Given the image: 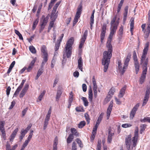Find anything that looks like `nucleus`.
<instances>
[{
	"mask_svg": "<svg viewBox=\"0 0 150 150\" xmlns=\"http://www.w3.org/2000/svg\"><path fill=\"white\" fill-rule=\"evenodd\" d=\"M139 129L137 127H136L134 131V136L131 140V135H128L125 138V143L127 149L129 150L131 145L135 147L137 145V140L138 138Z\"/></svg>",
	"mask_w": 150,
	"mask_h": 150,
	"instance_id": "nucleus-1",
	"label": "nucleus"
},
{
	"mask_svg": "<svg viewBox=\"0 0 150 150\" xmlns=\"http://www.w3.org/2000/svg\"><path fill=\"white\" fill-rule=\"evenodd\" d=\"M149 45V42H147L145 44L144 48L143 50L142 55L141 58L140 64L142 66V68L144 69L147 70V65L148 62V58L146 57L148 48Z\"/></svg>",
	"mask_w": 150,
	"mask_h": 150,
	"instance_id": "nucleus-2",
	"label": "nucleus"
},
{
	"mask_svg": "<svg viewBox=\"0 0 150 150\" xmlns=\"http://www.w3.org/2000/svg\"><path fill=\"white\" fill-rule=\"evenodd\" d=\"M112 56V52L105 51L103 53V57L102 59V64L104 65V71L105 72L108 68L110 59Z\"/></svg>",
	"mask_w": 150,
	"mask_h": 150,
	"instance_id": "nucleus-3",
	"label": "nucleus"
},
{
	"mask_svg": "<svg viewBox=\"0 0 150 150\" xmlns=\"http://www.w3.org/2000/svg\"><path fill=\"white\" fill-rule=\"evenodd\" d=\"M131 54H129L125 59L123 67L122 68V65H118V67L120 72L123 75L125 72L128 65L129 62L131 57Z\"/></svg>",
	"mask_w": 150,
	"mask_h": 150,
	"instance_id": "nucleus-4",
	"label": "nucleus"
},
{
	"mask_svg": "<svg viewBox=\"0 0 150 150\" xmlns=\"http://www.w3.org/2000/svg\"><path fill=\"white\" fill-rule=\"evenodd\" d=\"M114 34V33L110 32L108 37V39L107 42L106 47L108 48V50L107 51L109 52H112V47L111 42L112 38Z\"/></svg>",
	"mask_w": 150,
	"mask_h": 150,
	"instance_id": "nucleus-5",
	"label": "nucleus"
},
{
	"mask_svg": "<svg viewBox=\"0 0 150 150\" xmlns=\"http://www.w3.org/2000/svg\"><path fill=\"white\" fill-rule=\"evenodd\" d=\"M133 59L134 62L135 71L136 74H137L139 70V66L138 61L136 53L135 51H134L133 54Z\"/></svg>",
	"mask_w": 150,
	"mask_h": 150,
	"instance_id": "nucleus-6",
	"label": "nucleus"
},
{
	"mask_svg": "<svg viewBox=\"0 0 150 150\" xmlns=\"http://www.w3.org/2000/svg\"><path fill=\"white\" fill-rule=\"evenodd\" d=\"M150 93V88L149 87L147 86L146 90V91L145 95L144 96L143 103L142 105V106H144L146 104L149 97Z\"/></svg>",
	"mask_w": 150,
	"mask_h": 150,
	"instance_id": "nucleus-7",
	"label": "nucleus"
},
{
	"mask_svg": "<svg viewBox=\"0 0 150 150\" xmlns=\"http://www.w3.org/2000/svg\"><path fill=\"white\" fill-rule=\"evenodd\" d=\"M88 33V30H86L85 31L81 39L80 44L79 46V48L80 49H81L82 47L84 45L85 42L87 38Z\"/></svg>",
	"mask_w": 150,
	"mask_h": 150,
	"instance_id": "nucleus-8",
	"label": "nucleus"
},
{
	"mask_svg": "<svg viewBox=\"0 0 150 150\" xmlns=\"http://www.w3.org/2000/svg\"><path fill=\"white\" fill-rule=\"evenodd\" d=\"M92 81L93 85V90L94 93V96L95 98H96L97 96V86L94 76H93V77Z\"/></svg>",
	"mask_w": 150,
	"mask_h": 150,
	"instance_id": "nucleus-9",
	"label": "nucleus"
},
{
	"mask_svg": "<svg viewBox=\"0 0 150 150\" xmlns=\"http://www.w3.org/2000/svg\"><path fill=\"white\" fill-rule=\"evenodd\" d=\"M63 36L64 34H62L61 35V36H60L59 39L57 40V43L55 44L54 48L55 52L54 54V56H55L56 53H57L56 52V51L59 48L60 45V42L62 41Z\"/></svg>",
	"mask_w": 150,
	"mask_h": 150,
	"instance_id": "nucleus-10",
	"label": "nucleus"
},
{
	"mask_svg": "<svg viewBox=\"0 0 150 150\" xmlns=\"http://www.w3.org/2000/svg\"><path fill=\"white\" fill-rule=\"evenodd\" d=\"M107 25L106 23H104L103 25L102 29L100 34L101 41L102 42L104 40L106 33Z\"/></svg>",
	"mask_w": 150,
	"mask_h": 150,
	"instance_id": "nucleus-11",
	"label": "nucleus"
},
{
	"mask_svg": "<svg viewBox=\"0 0 150 150\" xmlns=\"http://www.w3.org/2000/svg\"><path fill=\"white\" fill-rule=\"evenodd\" d=\"M139 106V103H138L135 105L133 107L131 111L130 114V119H132L133 118Z\"/></svg>",
	"mask_w": 150,
	"mask_h": 150,
	"instance_id": "nucleus-12",
	"label": "nucleus"
},
{
	"mask_svg": "<svg viewBox=\"0 0 150 150\" xmlns=\"http://www.w3.org/2000/svg\"><path fill=\"white\" fill-rule=\"evenodd\" d=\"M115 89L113 87H112L110 90L108 92V96H107L105 100H106L108 101H109L110 99L112 97V95L114 94V93L115 91Z\"/></svg>",
	"mask_w": 150,
	"mask_h": 150,
	"instance_id": "nucleus-13",
	"label": "nucleus"
},
{
	"mask_svg": "<svg viewBox=\"0 0 150 150\" xmlns=\"http://www.w3.org/2000/svg\"><path fill=\"white\" fill-rule=\"evenodd\" d=\"M113 102L112 101H111L109 106L107 109V119H108L110 116V115L111 112L112 110L113 106Z\"/></svg>",
	"mask_w": 150,
	"mask_h": 150,
	"instance_id": "nucleus-14",
	"label": "nucleus"
},
{
	"mask_svg": "<svg viewBox=\"0 0 150 150\" xmlns=\"http://www.w3.org/2000/svg\"><path fill=\"white\" fill-rule=\"evenodd\" d=\"M74 39L73 38H70L67 41L65 46L66 50H67L70 48H71V47L74 42Z\"/></svg>",
	"mask_w": 150,
	"mask_h": 150,
	"instance_id": "nucleus-15",
	"label": "nucleus"
},
{
	"mask_svg": "<svg viewBox=\"0 0 150 150\" xmlns=\"http://www.w3.org/2000/svg\"><path fill=\"white\" fill-rule=\"evenodd\" d=\"M144 34L145 39L146 40L149 37L150 33V24L149 23L146 29V30L143 31Z\"/></svg>",
	"mask_w": 150,
	"mask_h": 150,
	"instance_id": "nucleus-16",
	"label": "nucleus"
},
{
	"mask_svg": "<svg viewBox=\"0 0 150 150\" xmlns=\"http://www.w3.org/2000/svg\"><path fill=\"white\" fill-rule=\"evenodd\" d=\"M147 71V70H146V69H143L142 71V74L140 79V82L141 84L143 83L144 81L146 76Z\"/></svg>",
	"mask_w": 150,
	"mask_h": 150,
	"instance_id": "nucleus-17",
	"label": "nucleus"
},
{
	"mask_svg": "<svg viewBox=\"0 0 150 150\" xmlns=\"http://www.w3.org/2000/svg\"><path fill=\"white\" fill-rule=\"evenodd\" d=\"M82 10V6H79L77 9V11L75 15V17L76 18H79L81 14V11Z\"/></svg>",
	"mask_w": 150,
	"mask_h": 150,
	"instance_id": "nucleus-18",
	"label": "nucleus"
},
{
	"mask_svg": "<svg viewBox=\"0 0 150 150\" xmlns=\"http://www.w3.org/2000/svg\"><path fill=\"white\" fill-rule=\"evenodd\" d=\"M111 129H108V137L107 141L109 143H110L112 139V137L114 135V133L113 132H111Z\"/></svg>",
	"mask_w": 150,
	"mask_h": 150,
	"instance_id": "nucleus-19",
	"label": "nucleus"
},
{
	"mask_svg": "<svg viewBox=\"0 0 150 150\" xmlns=\"http://www.w3.org/2000/svg\"><path fill=\"white\" fill-rule=\"evenodd\" d=\"M126 87V86H124L120 91L118 95L119 98H122L124 95Z\"/></svg>",
	"mask_w": 150,
	"mask_h": 150,
	"instance_id": "nucleus-20",
	"label": "nucleus"
},
{
	"mask_svg": "<svg viewBox=\"0 0 150 150\" xmlns=\"http://www.w3.org/2000/svg\"><path fill=\"white\" fill-rule=\"evenodd\" d=\"M83 66L82 59L81 57H80L78 60V67L81 71H83Z\"/></svg>",
	"mask_w": 150,
	"mask_h": 150,
	"instance_id": "nucleus-21",
	"label": "nucleus"
},
{
	"mask_svg": "<svg viewBox=\"0 0 150 150\" xmlns=\"http://www.w3.org/2000/svg\"><path fill=\"white\" fill-rule=\"evenodd\" d=\"M88 99L90 101H92L93 98V91L91 87L88 90Z\"/></svg>",
	"mask_w": 150,
	"mask_h": 150,
	"instance_id": "nucleus-22",
	"label": "nucleus"
},
{
	"mask_svg": "<svg viewBox=\"0 0 150 150\" xmlns=\"http://www.w3.org/2000/svg\"><path fill=\"white\" fill-rule=\"evenodd\" d=\"M74 138V136L73 134H70L67 139V142L68 144H70Z\"/></svg>",
	"mask_w": 150,
	"mask_h": 150,
	"instance_id": "nucleus-23",
	"label": "nucleus"
},
{
	"mask_svg": "<svg viewBox=\"0 0 150 150\" xmlns=\"http://www.w3.org/2000/svg\"><path fill=\"white\" fill-rule=\"evenodd\" d=\"M62 94V92L61 90H59L57 91L56 98V101H59V98L60 97Z\"/></svg>",
	"mask_w": 150,
	"mask_h": 150,
	"instance_id": "nucleus-24",
	"label": "nucleus"
},
{
	"mask_svg": "<svg viewBox=\"0 0 150 150\" xmlns=\"http://www.w3.org/2000/svg\"><path fill=\"white\" fill-rule=\"evenodd\" d=\"M45 92V91H44L40 93V95L39 96L38 98L37 99V102H40L42 100V99L44 96Z\"/></svg>",
	"mask_w": 150,
	"mask_h": 150,
	"instance_id": "nucleus-25",
	"label": "nucleus"
},
{
	"mask_svg": "<svg viewBox=\"0 0 150 150\" xmlns=\"http://www.w3.org/2000/svg\"><path fill=\"white\" fill-rule=\"evenodd\" d=\"M41 50L43 55L48 54L46 50V48L45 46L44 45H43L41 48Z\"/></svg>",
	"mask_w": 150,
	"mask_h": 150,
	"instance_id": "nucleus-26",
	"label": "nucleus"
},
{
	"mask_svg": "<svg viewBox=\"0 0 150 150\" xmlns=\"http://www.w3.org/2000/svg\"><path fill=\"white\" fill-rule=\"evenodd\" d=\"M140 121L142 122H148L149 123H150V117H145L143 119H141Z\"/></svg>",
	"mask_w": 150,
	"mask_h": 150,
	"instance_id": "nucleus-27",
	"label": "nucleus"
},
{
	"mask_svg": "<svg viewBox=\"0 0 150 150\" xmlns=\"http://www.w3.org/2000/svg\"><path fill=\"white\" fill-rule=\"evenodd\" d=\"M71 48H70L67 49V50L65 49V52L68 58L70 57L71 54Z\"/></svg>",
	"mask_w": 150,
	"mask_h": 150,
	"instance_id": "nucleus-28",
	"label": "nucleus"
},
{
	"mask_svg": "<svg viewBox=\"0 0 150 150\" xmlns=\"http://www.w3.org/2000/svg\"><path fill=\"white\" fill-rule=\"evenodd\" d=\"M50 119L46 117L44 122L43 129L45 130L48 124V121Z\"/></svg>",
	"mask_w": 150,
	"mask_h": 150,
	"instance_id": "nucleus-29",
	"label": "nucleus"
},
{
	"mask_svg": "<svg viewBox=\"0 0 150 150\" xmlns=\"http://www.w3.org/2000/svg\"><path fill=\"white\" fill-rule=\"evenodd\" d=\"M48 19L49 18L47 16L44 18L43 21H41V24L45 26L47 23Z\"/></svg>",
	"mask_w": 150,
	"mask_h": 150,
	"instance_id": "nucleus-30",
	"label": "nucleus"
},
{
	"mask_svg": "<svg viewBox=\"0 0 150 150\" xmlns=\"http://www.w3.org/2000/svg\"><path fill=\"white\" fill-rule=\"evenodd\" d=\"M5 124L4 121H0V131L5 130L4 127Z\"/></svg>",
	"mask_w": 150,
	"mask_h": 150,
	"instance_id": "nucleus-31",
	"label": "nucleus"
},
{
	"mask_svg": "<svg viewBox=\"0 0 150 150\" xmlns=\"http://www.w3.org/2000/svg\"><path fill=\"white\" fill-rule=\"evenodd\" d=\"M81 99L83 102V103L85 106H87L88 105V102L87 100V98L86 97H82Z\"/></svg>",
	"mask_w": 150,
	"mask_h": 150,
	"instance_id": "nucleus-32",
	"label": "nucleus"
},
{
	"mask_svg": "<svg viewBox=\"0 0 150 150\" xmlns=\"http://www.w3.org/2000/svg\"><path fill=\"white\" fill-rule=\"evenodd\" d=\"M146 126V125L145 124H143L140 125L141 129L140 133L141 134H142V132L145 130Z\"/></svg>",
	"mask_w": 150,
	"mask_h": 150,
	"instance_id": "nucleus-33",
	"label": "nucleus"
},
{
	"mask_svg": "<svg viewBox=\"0 0 150 150\" xmlns=\"http://www.w3.org/2000/svg\"><path fill=\"white\" fill-rule=\"evenodd\" d=\"M117 26L115 25L111 26V30L110 32L114 33H115L117 29Z\"/></svg>",
	"mask_w": 150,
	"mask_h": 150,
	"instance_id": "nucleus-34",
	"label": "nucleus"
},
{
	"mask_svg": "<svg viewBox=\"0 0 150 150\" xmlns=\"http://www.w3.org/2000/svg\"><path fill=\"white\" fill-rule=\"evenodd\" d=\"M14 31L15 33L19 37L20 39L23 40V38L22 36L19 32L16 30H15Z\"/></svg>",
	"mask_w": 150,
	"mask_h": 150,
	"instance_id": "nucleus-35",
	"label": "nucleus"
},
{
	"mask_svg": "<svg viewBox=\"0 0 150 150\" xmlns=\"http://www.w3.org/2000/svg\"><path fill=\"white\" fill-rule=\"evenodd\" d=\"M29 49L30 52L33 54H35L36 52L35 48L33 46H30L29 47Z\"/></svg>",
	"mask_w": 150,
	"mask_h": 150,
	"instance_id": "nucleus-36",
	"label": "nucleus"
},
{
	"mask_svg": "<svg viewBox=\"0 0 150 150\" xmlns=\"http://www.w3.org/2000/svg\"><path fill=\"white\" fill-rule=\"evenodd\" d=\"M85 125L86 122L85 121H81L78 124V127L79 128H82Z\"/></svg>",
	"mask_w": 150,
	"mask_h": 150,
	"instance_id": "nucleus-37",
	"label": "nucleus"
},
{
	"mask_svg": "<svg viewBox=\"0 0 150 150\" xmlns=\"http://www.w3.org/2000/svg\"><path fill=\"white\" fill-rule=\"evenodd\" d=\"M123 33V26L121 25L119 30V35L120 36H122Z\"/></svg>",
	"mask_w": 150,
	"mask_h": 150,
	"instance_id": "nucleus-38",
	"label": "nucleus"
},
{
	"mask_svg": "<svg viewBox=\"0 0 150 150\" xmlns=\"http://www.w3.org/2000/svg\"><path fill=\"white\" fill-rule=\"evenodd\" d=\"M76 142L79 144V146L80 147H83V144L80 139L79 138H77L76 140Z\"/></svg>",
	"mask_w": 150,
	"mask_h": 150,
	"instance_id": "nucleus-39",
	"label": "nucleus"
},
{
	"mask_svg": "<svg viewBox=\"0 0 150 150\" xmlns=\"http://www.w3.org/2000/svg\"><path fill=\"white\" fill-rule=\"evenodd\" d=\"M101 140H98L97 146L96 150H101Z\"/></svg>",
	"mask_w": 150,
	"mask_h": 150,
	"instance_id": "nucleus-40",
	"label": "nucleus"
},
{
	"mask_svg": "<svg viewBox=\"0 0 150 150\" xmlns=\"http://www.w3.org/2000/svg\"><path fill=\"white\" fill-rule=\"evenodd\" d=\"M84 116L88 124H89L90 120L89 115L87 113H86L85 114Z\"/></svg>",
	"mask_w": 150,
	"mask_h": 150,
	"instance_id": "nucleus-41",
	"label": "nucleus"
},
{
	"mask_svg": "<svg viewBox=\"0 0 150 150\" xmlns=\"http://www.w3.org/2000/svg\"><path fill=\"white\" fill-rule=\"evenodd\" d=\"M134 19L132 20L130 23V31L132 33V30L134 28Z\"/></svg>",
	"mask_w": 150,
	"mask_h": 150,
	"instance_id": "nucleus-42",
	"label": "nucleus"
},
{
	"mask_svg": "<svg viewBox=\"0 0 150 150\" xmlns=\"http://www.w3.org/2000/svg\"><path fill=\"white\" fill-rule=\"evenodd\" d=\"M38 22V20L37 19L35 20L33 22V30L35 29V28L37 25Z\"/></svg>",
	"mask_w": 150,
	"mask_h": 150,
	"instance_id": "nucleus-43",
	"label": "nucleus"
},
{
	"mask_svg": "<svg viewBox=\"0 0 150 150\" xmlns=\"http://www.w3.org/2000/svg\"><path fill=\"white\" fill-rule=\"evenodd\" d=\"M71 150H77L76 144L74 142H73L72 144Z\"/></svg>",
	"mask_w": 150,
	"mask_h": 150,
	"instance_id": "nucleus-44",
	"label": "nucleus"
},
{
	"mask_svg": "<svg viewBox=\"0 0 150 150\" xmlns=\"http://www.w3.org/2000/svg\"><path fill=\"white\" fill-rule=\"evenodd\" d=\"M117 18V16H115L113 19L112 20L111 22L110 25L111 26H112L114 25L115 23Z\"/></svg>",
	"mask_w": 150,
	"mask_h": 150,
	"instance_id": "nucleus-45",
	"label": "nucleus"
},
{
	"mask_svg": "<svg viewBox=\"0 0 150 150\" xmlns=\"http://www.w3.org/2000/svg\"><path fill=\"white\" fill-rule=\"evenodd\" d=\"M29 141L28 140H26L23 145L21 149H23V150L28 145Z\"/></svg>",
	"mask_w": 150,
	"mask_h": 150,
	"instance_id": "nucleus-46",
	"label": "nucleus"
},
{
	"mask_svg": "<svg viewBox=\"0 0 150 150\" xmlns=\"http://www.w3.org/2000/svg\"><path fill=\"white\" fill-rule=\"evenodd\" d=\"M1 133V135L3 139L5 140L6 138L5 130L0 131Z\"/></svg>",
	"mask_w": 150,
	"mask_h": 150,
	"instance_id": "nucleus-47",
	"label": "nucleus"
},
{
	"mask_svg": "<svg viewBox=\"0 0 150 150\" xmlns=\"http://www.w3.org/2000/svg\"><path fill=\"white\" fill-rule=\"evenodd\" d=\"M58 144V138L57 136L56 137L54 138L53 146H57Z\"/></svg>",
	"mask_w": 150,
	"mask_h": 150,
	"instance_id": "nucleus-48",
	"label": "nucleus"
},
{
	"mask_svg": "<svg viewBox=\"0 0 150 150\" xmlns=\"http://www.w3.org/2000/svg\"><path fill=\"white\" fill-rule=\"evenodd\" d=\"M11 88L10 86H9L7 88L6 90V92L7 95L8 96L9 94L10 91H11Z\"/></svg>",
	"mask_w": 150,
	"mask_h": 150,
	"instance_id": "nucleus-49",
	"label": "nucleus"
},
{
	"mask_svg": "<svg viewBox=\"0 0 150 150\" xmlns=\"http://www.w3.org/2000/svg\"><path fill=\"white\" fill-rule=\"evenodd\" d=\"M26 93V92L24 91V90H22L19 95V97L20 98H23L25 94Z\"/></svg>",
	"mask_w": 150,
	"mask_h": 150,
	"instance_id": "nucleus-50",
	"label": "nucleus"
},
{
	"mask_svg": "<svg viewBox=\"0 0 150 150\" xmlns=\"http://www.w3.org/2000/svg\"><path fill=\"white\" fill-rule=\"evenodd\" d=\"M59 81V79L57 77H56L54 80V83L53 85V87H54L57 84Z\"/></svg>",
	"mask_w": 150,
	"mask_h": 150,
	"instance_id": "nucleus-51",
	"label": "nucleus"
},
{
	"mask_svg": "<svg viewBox=\"0 0 150 150\" xmlns=\"http://www.w3.org/2000/svg\"><path fill=\"white\" fill-rule=\"evenodd\" d=\"M131 125L130 124H122V127L124 128H127L128 127H129L131 126Z\"/></svg>",
	"mask_w": 150,
	"mask_h": 150,
	"instance_id": "nucleus-52",
	"label": "nucleus"
},
{
	"mask_svg": "<svg viewBox=\"0 0 150 150\" xmlns=\"http://www.w3.org/2000/svg\"><path fill=\"white\" fill-rule=\"evenodd\" d=\"M57 8V7H56V6H54L53 8V9L52 11V15H53L55 14Z\"/></svg>",
	"mask_w": 150,
	"mask_h": 150,
	"instance_id": "nucleus-53",
	"label": "nucleus"
},
{
	"mask_svg": "<svg viewBox=\"0 0 150 150\" xmlns=\"http://www.w3.org/2000/svg\"><path fill=\"white\" fill-rule=\"evenodd\" d=\"M28 108L26 107L22 111V117H23L25 116L26 113V112L27 110H28Z\"/></svg>",
	"mask_w": 150,
	"mask_h": 150,
	"instance_id": "nucleus-54",
	"label": "nucleus"
},
{
	"mask_svg": "<svg viewBox=\"0 0 150 150\" xmlns=\"http://www.w3.org/2000/svg\"><path fill=\"white\" fill-rule=\"evenodd\" d=\"M27 132H28L26 130L23 129L21 130V134L22 135H23L25 136Z\"/></svg>",
	"mask_w": 150,
	"mask_h": 150,
	"instance_id": "nucleus-55",
	"label": "nucleus"
},
{
	"mask_svg": "<svg viewBox=\"0 0 150 150\" xmlns=\"http://www.w3.org/2000/svg\"><path fill=\"white\" fill-rule=\"evenodd\" d=\"M29 87V84H25V86L22 90H24L25 92H27V90L28 89Z\"/></svg>",
	"mask_w": 150,
	"mask_h": 150,
	"instance_id": "nucleus-56",
	"label": "nucleus"
},
{
	"mask_svg": "<svg viewBox=\"0 0 150 150\" xmlns=\"http://www.w3.org/2000/svg\"><path fill=\"white\" fill-rule=\"evenodd\" d=\"M51 113V108H50L48 110V113L46 116V117L50 119V114Z\"/></svg>",
	"mask_w": 150,
	"mask_h": 150,
	"instance_id": "nucleus-57",
	"label": "nucleus"
},
{
	"mask_svg": "<svg viewBox=\"0 0 150 150\" xmlns=\"http://www.w3.org/2000/svg\"><path fill=\"white\" fill-rule=\"evenodd\" d=\"M36 58H34L33 59V60L31 61L29 65L33 67L34 65V64H35V63L36 61Z\"/></svg>",
	"mask_w": 150,
	"mask_h": 150,
	"instance_id": "nucleus-58",
	"label": "nucleus"
},
{
	"mask_svg": "<svg viewBox=\"0 0 150 150\" xmlns=\"http://www.w3.org/2000/svg\"><path fill=\"white\" fill-rule=\"evenodd\" d=\"M16 103V102L14 101H13L11 103V104L9 107V109H12L14 107V105H15Z\"/></svg>",
	"mask_w": 150,
	"mask_h": 150,
	"instance_id": "nucleus-59",
	"label": "nucleus"
},
{
	"mask_svg": "<svg viewBox=\"0 0 150 150\" xmlns=\"http://www.w3.org/2000/svg\"><path fill=\"white\" fill-rule=\"evenodd\" d=\"M83 91L86 92L87 90V86L85 84H83L82 86Z\"/></svg>",
	"mask_w": 150,
	"mask_h": 150,
	"instance_id": "nucleus-60",
	"label": "nucleus"
},
{
	"mask_svg": "<svg viewBox=\"0 0 150 150\" xmlns=\"http://www.w3.org/2000/svg\"><path fill=\"white\" fill-rule=\"evenodd\" d=\"M79 18H76L75 17H74V21L73 23V26H74V25L76 24V23L78 22V20Z\"/></svg>",
	"mask_w": 150,
	"mask_h": 150,
	"instance_id": "nucleus-61",
	"label": "nucleus"
},
{
	"mask_svg": "<svg viewBox=\"0 0 150 150\" xmlns=\"http://www.w3.org/2000/svg\"><path fill=\"white\" fill-rule=\"evenodd\" d=\"M16 135L13 134H12L10 136V140L11 142H13V140L16 136Z\"/></svg>",
	"mask_w": 150,
	"mask_h": 150,
	"instance_id": "nucleus-62",
	"label": "nucleus"
},
{
	"mask_svg": "<svg viewBox=\"0 0 150 150\" xmlns=\"http://www.w3.org/2000/svg\"><path fill=\"white\" fill-rule=\"evenodd\" d=\"M55 19L54 20H52L50 21V24L49 25V26L51 27L52 28L53 27V25L54 24V23L55 21Z\"/></svg>",
	"mask_w": 150,
	"mask_h": 150,
	"instance_id": "nucleus-63",
	"label": "nucleus"
},
{
	"mask_svg": "<svg viewBox=\"0 0 150 150\" xmlns=\"http://www.w3.org/2000/svg\"><path fill=\"white\" fill-rule=\"evenodd\" d=\"M122 4L119 3L118 5V7L117 9V12L119 13L121 9L122 6Z\"/></svg>",
	"mask_w": 150,
	"mask_h": 150,
	"instance_id": "nucleus-64",
	"label": "nucleus"
}]
</instances>
